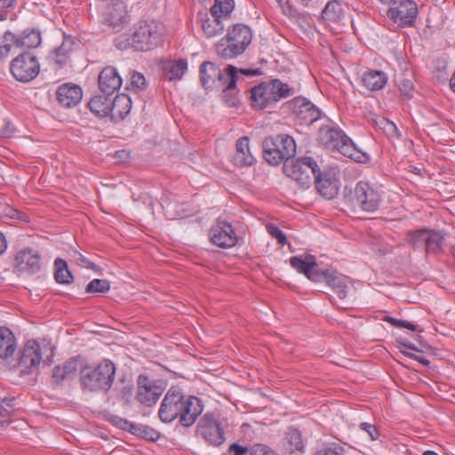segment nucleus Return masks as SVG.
I'll return each mask as SVG.
<instances>
[{
    "label": "nucleus",
    "mask_w": 455,
    "mask_h": 455,
    "mask_svg": "<svg viewBox=\"0 0 455 455\" xmlns=\"http://www.w3.org/2000/svg\"><path fill=\"white\" fill-rule=\"evenodd\" d=\"M202 28L207 37H214L224 30V24L219 17L207 18L202 22Z\"/></svg>",
    "instance_id": "obj_40"
},
{
    "label": "nucleus",
    "mask_w": 455,
    "mask_h": 455,
    "mask_svg": "<svg viewBox=\"0 0 455 455\" xmlns=\"http://www.w3.org/2000/svg\"><path fill=\"white\" fill-rule=\"evenodd\" d=\"M251 105L265 109L276 104L270 82H263L251 90Z\"/></svg>",
    "instance_id": "obj_18"
},
{
    "label": "nucleus",
    "mask_w": 455,
    "mask_h": 455,
    "mask_svg": "<svg viewBox=\"0 0 455 455\" xmlns=\"http://www.w3.org/2000/svg\"><path fill=\"white\" fill-rule=\"evenodd\" d=\"M14 4L15 0H0V12L12 8Z\"/></svg>",
    "instance_id": "obj_58"
},
{
    "label": "nucleus",
    "mask_w": 455,
    "mask_h": 455,
    "mask_svg": "<svg viewBox=\"0 0 455 455\" xmlns=\"http://www.w3.org/2000/svg\"><path fill=\"white\" fill-rule=\"evenodd\" d=\"M406 355L408 356H410L411 358L417 360L419 363H420L421 364H423L425 366H428L430 363L429 360L425 357L415 355L413 354H406Z\"/></svg>",
    "instance_id": "obj_59"
},
{
    "label": "nucleus",
    "mask_w": 455,
    "mask_h": 455,
    "mask_svg": "<svg viewBox=\"0 0 455 455\" xmlns=\"http://www.w3.org/2000/svg\"><path fill=\"white\" fill-rule=\"evenodd\" d=\"M239 72L247 76H259L262 73L259 68H241Z\"/></svg>",
    "instance_id": "obj_56"
},
{
    "label": "nucleus",
    "mask_w": 455,
    "mask_h": 455,
    "mask_svg": "<svg viewBox=\"0 0 455 455\" xmlns=\"http://www.w3.org/2000/svg\"><path fill=\"white\" fill-rule=\"evenodd\" d=\"M270 84L277 103L282 99H286L295 93V89L288 84L282 82L280 79H271Z\"/></svg>",
    "instance_id": "obj_38"
},
{
    "label": "nucleus",
    "mask_w": 455,
    "mask_h": 455,
    "mask_svg": "<svg viewBox=\"0 0 455 455\" xmlns=\"http://www.w3.org/2000/svg\"><path fill=\"white\" fill-rule=\"evenodd\" d=\"M379 1L381 2L384 4H388V5L391 6L395 0H379Z\"/></svg>",
    "instance_id": "obj_63"
},
{
    "label": "nucleus",
    "mask_w": 455,
    "mask_h": 455,
    "mask_svg": "<svg viewBox=\"0 0 455 455\" xmlns=\"http://www.w3.org/2000/svg\"><path fill=\"white\" fill-rule=\"evenodd\" d=\"M232 161L238 167L250 166L255 162L249 147V138L244 136L237 140L235 143V152Z\"/></svg>",
    "instance_id": "obj_25"
},
{
    "label": "nucleus",
    "mask_w": 455,
    "mask_h": 455,
    "mask_svg": "<svg viewBox=\"0 0 455 455\" xmlns=\"http://www.w3.org/2000/svg\"><path fill=\"white\" fill-rule=\"evenodd\" d=\"M74 259L78 263V264H81L83 266H85L86 267H89V268H92V269H96L98 267L92 263V262H90L85 257H84L80 252L78 251H75V254H74Z\"/></svg>",
    "instance_id": "obj_52"
},
{
    "label": "nucleus",
    "mask_w": 455,
    "mask_h": 455,
    "mask_svg": "<svg viewBox=\"0 0 455 455\" xmlns=\"http://www.w3.org/2000/svg\"><path fill=\"white\" fill-rule=\"evenodd\" d=\"M162 393L163 389L153 384L147 377H139L137 399L140 403L152 406L157 402Z\"/></svg>",
    "instance_id": "obj_19"
},
{
    "label": "nucleus",
    "mask_w": 455,
    "mask_h": 455,
    "mask_svg": "<svg viewBox=\"0 0 455 455\" xmlns=\"http://www.w3.org/2000/svg\"><path fill=\"white\" fill-rule=\"evenodd\" d=\"M296 143L291 136L277 134L264 140L263 156L271 165H278L292 158L296 154Z\"/></svg>",
    "instance_id": "obj_6"
},
{
    "label": "nucleus",
    "mask_w": 455,
    "mask_h": 455,
    "mask_svg": "<svg viewBox=\"0 0 455 455\" xmlns=\"http://www.w3.org/2000/svg\"><path fill=\"white\" fill-rule=\"evenodd\" d=\"M228 451L234 455H250L251 450L237 443H233L229 446Z\"/></svg>",
    "instance_id": "obj_51"
},
{
    "label": "nucleus",
    "mask_w": 455,
    "mask_h": 455,
    "mask_svg": "<svg viewBox=\"0 0 455 455\" xmlns=\"http://www.w3.org/2000/svg\"><path fill=\"white\" fill-rule=\"evenodd\" d=\"M122 422L123 424L121 427L124 428L128 427L129 431L135 435L151 441H155L158 438V432L155 431L153 428L148 426L132 423L127 420H122Z\"/></svg>",
    "instance_id": "obj_35"
},
{
    "label": "nucleus",
    "mask_w": 455,
    "mask_h": 455,
    "mask_svg": "<svg viewBox=\"0 0 455 455\" xmlns=\"http://www.w3.org/2000/svg\"><path fill=\"white\" fill-rule=\"evenodd\" d=\"M423 455H438L436 452L433 451H426Z\"/></svg>",
    "instance_id": "obj_64"
},
{
    "label": "nucleus",
    "mask_w": 455,
    "mask_h": 455,
    "mask_svg": "<svg viewBox=\"0 0 455 455\" xmlns=\"http://www.w3.org/2000/svg\"><path fill=\"white\" fill-rule=\"evenodd\" d=\"M234 0H215L214 4L211 8L212 17L228 16L234 9Z\"/></svg>",
    "instance_id": "obj_42"
},
{
    "label": "nucleus",
    "mask_w": 455,
    "mask_h": 455,
    "mask_svg": "<svg viewBox=\"0 0 455 455\" xmlns=\"http://www.w3.org/2000/svg\"><path fill=\"white\" fill-rule=\"evenodd\" d=\"M196 434L205 442L220 446L225 442V432L218 417L213 413H205L198 421Z\"/></svg>",
    "instance_id": "obj_8"
},
{
    "label": "nucleus",
    "mask_w": 455,
    "mask_h": 455,
    "mask_svg": "<svg viewBox=\"0 0 455 455\" xmlns=\"http://www.w3.org/2000/svg\"><path fill=\"white\" fill-rule=\"evenodd\" d=\"M147 86L146 79L141 73L132 72L130 79V87L128 89L135 90L136 92L145 89Z\"/></svg>",
    "instance_id": "obj_45"
},
{
    "label": "nucleus",
    "mask_w": 455,
    "mask_h": 455,
    "mask_svg": "<svg viewBox=\"0 0 455 455\" xmlns=\"http://www.w3.org/2000/svg\"><path fill=\"white\" fill-rule=\"evenodd\" d=\"M110 289V283L106 279H93L86 286L87 293H106Z\"/></svg>",
    "instance_id": "obj_44"
},
{
    "label": "nucleus",
    "mask_w": 455,
    "mask_h": 455,
    "mask_svg": "<svg viewBox=\"0 0 455 455\" xmlns=\"http://www.w3.org/2000/svg\"><path fill=\"white\" fill-rule=\"evenodd\" d=\"M284 173L298 182L301 188H308L319 171L316 162L312 157L291 158L284 162Z\"/></svg>",
    "instance_id": "obj_7"
},
{
    "label": "nucleus",
    "mask_w": 455,
    "mask_h": 455,
    "mask_svg": "<svg viewBox=\"0 0 455 455\" xmlns=\"http://www.w3.org/2000/svg\"><path fill=\"white\" fill-rule=\"evenodd\" d=\"M77 363L76 361H68L63 365H57L52 371V379L56 384L61 383L73 376L76 371Z\"/></svg>",
    "instance_id": "obj_36"
},
{
    "label": "nucleus",
    "mask_w": 455,
    "mask_h": 455,
    "mask_svg": "<svg viewBox=\"0 0 455 455\" xmlns=\"http://www.w3.org/2000/svg\"><path fill=\"white\" fill-rule=\"evenodd\" d=\"M318 140L326 148L337 149L355 162L362 163L366 158L365 154L356 148L352 140L341 129L333 125L322 126L318 132Z\"/></svg>",
    "instance_id": "obj_3"
},
{
    "label": "nucleus",
    "mask_w": 455,
    "mask_h": 455,
    "mask_svg": "<svg viewBox=\"0 0 455 455\" xmlns=\"http://www.w3.org/2000/svg\"><path fill=\"white\" fill-rule=\"evenodd\" d=\"M124 22H126V15L116 7L111 8L103 15V24L113 32L120 31Z\"/></svg>",
    "instance_id": "obj_33"
},
{
    "label": "nucleus",
    "mask_w": 455,
    "mask_h": 455,
    "mask_svg": "<svg viewBox=\"0 0 455 455\" xmlns=\"http://www.w3.org/2000/svg\"><path fill=\"white\" fill-rule=\"evenodd\" d=\"M360 429L365 431L369 436L371 437V440H377L379 436V431L378 429L376 428V427L374 425H371L370 423H367V422H363L360 424Z\"/></svg>",
    "instance_id": "obj_48"
},
{
    "label": "nucleus",
    "mask_w": 455,
    "mask_h": 455,
    "mask_svg": "<svg viewBox=\"0 0 455 455\" xmlns=\"http://www.w3.org/2000/svg\"><path fill=\"white\" fill-rule=\"evenodd\" d=\"M277 2L285 15L289 16L290 18H296L298 12L291 5L288 4V2L283 3L282 0H277Z\"/></svg>",
    "instance_id": "obj_53"
},
{
    "label": "nucleus",
    "mask_w": 455,
    "mask_h": 455,
    "mask_svg": "<svg viewBox=\"0 0 455 455\" xmlns=\"http://www.w3.org/2000/svg\"><path fill=\"white\" fill-rule=\"evenodd\" d=\"M385 321L391 323L392 325L395 326L396 323H397V319L396 318H394V317H391V316H387L385 318Z\"/></svg>",
    "instance_id": "obj_61"
},
{
    "label": "nucleus",
    "mask_w": 455,
    "mask_h": 455,
    "mask_svg": "<svg viewBox=\"0 0 455 455\" xmlns=\"http://www.w3.org/2000/svg\"><path fill=\"white\" fill-rule=\"evenodd\" d=\"M413 75L410 74H399L395 76V83L400 92L408 97L412 98L414 92Z\"/></svg>",
    "instance_id": "obj_39"
},
{
    "label": "nucleus",
    "mask_w": 455,
    "mask_h": 455,
    "mask_svg": "<svg viewBox=\"0 0 455 455\" xmlns=\"http://www.w3.org/2000/svg\"><path fill=\"white\" fill-rule=\"evenodd\" d=\"M55 273L54 277L57 283L68 284L71 283L74 277L68 268L67 262L58 258L54 261Z\"/></svg>",
    "instance_id": "obj_37"
},
{
    "label": "nucleus",
    "mask_w": 455,
    "mask_h": 455,
    "mask_svg": "<svg viewBox=\"0 0 455 455\" xmlns=\"http://www.w3.org/2000/svg\"><path fill=\"white\" fill-rule=\"evenodd\" d=\"M116 374V366L109 360H104L96 367H84L80 371L81 385L89 391H108Z\"/></svg>",
    "instance_id": "obj_4"
},
{
    "label": "nucleus",
    "mask_w": 455,
    "mask_h": 455,
    "mask_svg": "<svg viewBox=\"0 0 455 455\" xmlns=\"http://www.w3.org/2000/svg\"><path fill=\"white\" fill-rule=\"evenodd\" d=\"M403 346L406 347L407 348L411 349V350H414V351H420L419 349H418L414 344L412 343H410V342H407V343H403Z\"/></svg>",
    "instance_id": "obj_62"
},
{
    "label": "nucleus",
    "mask_w": 455,
    "mask_h": 455,
    "mask_svg": "<svg viewBox=\"0 0 455 455\" xmlns=\"http://www.w3.org/2000/svg\"><path fill=\"white\" fill-rule=\"evenodd\" d=\"M395 327L406 328V329L413 331H418V327L416 325H414L413 323L407 322L405 320L397 319V323Z\"/></svg>",
    "instance_id": "obj_55"
},
{
    "label": "nucleus",
    "mask_w": 455,
    "mask_h": 455,
    "mask_svg": "<svg viewBox=\"0 0 455 455\" xmlns=\"http://www.w3.org/2000/svg\"><path fill=\"white\" fill-rule=\"evenodd\" d=\"M14 126L10 122H7L5 123L4 127L2 129L1 133L4 137H10L14 132Z\"/></svg>",
    "instance_id": "obj_57"
},
{
    "label": "nucleus",
    "mask_w": 455,
    "mask_h": 455,
    "mask_svg": "<svg viewBox=\"0 0 455 455\" xmlns=\"http://www.w3.org/2000/svg\"><path fill=\"white\" fill-rule=\"evenodd\" d=\"M283 447L289 453L302 451L304 449V443L301 433L295 427H289L284 438L283 439Z\"/></svg>",
    "instance_id": "obj_31"
},
{
    "label": "nucleus",
    "mask_w": 455,
    "mask_h": 455,
    "mask_svg": "<svg viewBox=\"0 0 455 455\" xmlns=\"http://www.w3.org/2000/svg\"><path fill=\"white\" fill-rule=\"evenodd\" d=\"M16 348V339L12 332L6 327H0V358L12 363Z\"/></svg>",
    "instance_id": "obj_26"
},
{
    "label": "nucleus",
    "mask_w": 455,
    "mask_h": 455,
    "mask_svg": "<svg viewBox=\"0 0 455 455\" xmlns=\"http://www.w3.org/2000/svg\"><path fill=\"white\" fill-rule=\"evenodd\" d=\"M42 360L41 347L36 340H28L19 356L16 363H9L19 367L21 374H31L37 371ZM14 360L12 362L13 363Z\"/></svg>",
    "instance_id": "obj_12"
},
{
    "label": "nucleus",
    "mask_w": 455,
    "mask_h": 455,
    "mask_svg": "<svg viewBox=\"0 0 455 455\" xmlns=\"http://www.w3.org/2000/svg\"><path fill=\"white\" fill-rule=\"evenodd\" d=\"M7 243L3 233L0 232V255L6 250Z\"/></svg>",
    "instance_id": "obj_60"
},
{
    "label": "nucleus",
    "mask_w": 455,
    "mask_h": 455,
    "mask_svg": "<svg viewBox=\"0 0 455 455\" xmlns=\"http://www.w3.org/2000/svg\"><path fill=\"white\" fill-rule=\"evenodd\" d=\"M67 52L68 50L66 49L65 44H62L60 47L55 49L53 54L55 56L54 60L56 63L63 65L67 61Z\"/></svg>",
    "instance_id": "obj_47"
},
{
    "label": "nucleus",
    "mask_w": 455,
    "mask_h": 455,
    "mask_svg": "<svg viewBox=\"0 0 455 455\" xmlns=\"http://www.w3.org/2000/svg\"><path fill=\"white\" fill-rule=\"evenodd\" d=\"M289 108L304 124L309 125L319 119L320 110L306 98L296 97L289 102Z\"/></svg>",
    "instance_id": "obj_15"
},
{
    "label": "nucleus",
    "mask_w": 455,
    "mask_h": 455,
    "mask_svg": "<svg viewBox=\"0 0 455 455\" xmlns=\"http://www.w3.org/2000/svg\"><path fill=\"white\" fill-rule=\"evenodd\" d=\"M419 14L417 4L412 0H395L387 15L399 27H412Z\"/></svg>",
    "instance_id": "obj_9"
},
{
    "label": "nucleus",
    "mask_w": 455,
    "mask_h": 455,
    "mask_svg": "<svg viewBox=\"0 0 455 455\" xmlns=\"http://www.w3.org/2000/svg\"><path fill=\"white\" fill-rule=\"evenodd\" d=\"M82 98L83 91L81 87L72 83L63 84L56 91V99L63 108L76 107Z\"/></svg>",
    "instance_id": "obj_20"
},
{
    "label": "nucleus",
    "mask_w": 455,
    "mask_h": 455,
    "mask_svg": "<svg viewBox=\"0 0 455 455\" xmlns=\"http://www.w3.org/2000/svg\"><path fill=\"white\" fill-rule=\"evenodd\" d=\"M291 266L296 269L299 273L304 274L307 278L315 282L318 277H321V271L317 267L315 258L313 255H307L305 258L302 257H291L290 259Z\"/></svg>",
    "instance_id": "obj_23"
},
{
    "label": "nucleus",
    "mask_w": 455,
    "mask_h": 455,
    "mask_svg": "<svg viewBox=\"0 0 455 455\" xmlns=\"http://www.w3.org/2000/svg\"><path fill=\"white\" fill-rule=\"evenodd\" d=\"M387 83L385 72L377 69H367L360 76V84L370 92L382 90Z\"/></svg>",
    "instance_id": "obj_24"
},
{
    "label": "nucleus",
    "mask_w": 455,
    "mask_h": 455,
    "mask_svg": "<svg viewBox=\"0 0 455 455\" xmlns=\"http://www.w3.org/2000/svg\"><path fill=\"white\" fill-rule=\"evenodd\" d=\"M315 455H344L343 449L339 446L327 447L318 451Z\"/></svg>",
    "instance_id": "obj_50"
},
{
    "label": "nucleus",
    "mask_w": 455,
    "mask_h": 455,
    "mask_svg": "<svg viewBox=\"0 0 455 455\" xmlns=\"http://www.w3.org/2000/svg\"><path fill=\"white\" fill-rule=\"evenodd\" d=\"M203 411L204 404L200 398L186 395L180 388L172 387L161 403L158 416L164 423L179 419L181 426L189 427L195 424Z\"/></svg>",
    "instance_id": "obj_1"
},
{
    "label": "nucleus",
    "mask_w": 455,
    "mask_h": 455,
    "mask_svg": "<svg viewBox=\"0 0 455 455\" xmlns=\"http://www.w3.org/2000/svg\"><path fill=\"white\" fill-rule=\"evenodd\" d=\"M99 88L101 93L114 95L122 84V78L114 67H107L99 75Z\"/></svg>",
    "instance_id": "obj_22"
},
{
    "label": "nucleus",
    "mask_w": 455,
    "mask_h": 455,
    "mask_svg": "<svg viewBox=\"0 0 455 455\" xmlns=\"http://www.w3.org/2000/svg\"><path fill=\"white\" fill-rule=\"evenodd\" d=\"M443 237L437 232L427 233L425 243V251L427 253L437 254L442 251Z\"/></svg>",
    "instance_id": "obj_41"
},
{
    "label": "nucleus",
    "mask_w": 455,
    "mask_h": 455,
    "mask_svg": "<svg viewBox=\"0 0 455 455\" xmlns=\"http://www.w3.org/2000/svg\"><path fill=\"white\" fill-rule=\"evenodd\" d=\"M344 12L340 2L329 1L322 12V18L327 22L338 23L341 20Z\"/></svg>",
    "instance_id": "obj_34"
},
{
    "label": "nucleus",
    "mask_w": 455,
    "mask_h": 455,
    "mask_svg": "<svg viewBox=\"0 0 455 455\" xmlns=\"http://www.w3.org/2000/svg\"><path fill=\"white\" fill-rule=\"evenodd\" d=\"M132 108V100L126 94L111 97V116L110 119L118 122L125 118Z\"/></svg>",
    "instance_id": "obj_27"
},
{
    "label": "nucleus",
    "mask_w": 455,
    "mask_h": 455,
    "mask_svg": "<svg viewBox=\"0 0 455 455\" xmlns=\"http://www.w3.org/2000/svg\"><path fill=\"white\" fill-rule=\"evenodd\" d=\"M211 242L221 248H230L236 244L237 237L230 223L218 220L210 229Z\"/></svg>",
    "instance_id": "obj_14"
},
{
    "label": "nucleus",
    "mask_w": 455,
    "mask_h": 455,
    "mask_svg": "<svg viewBox=\"0 0 455 455\" xmlns=\"http://www.w3.org/2000/svg\"><path fill=\"white\" fill-rule=\"evenodd\" d=\"M427 233L428 231L426 229H419L413 232H410L407 235V242L414 248L424 247Z\"/></svg>",
    "instance_id": "obj_43"
},
{
    "label": "nucleus",
    "mask_w": 455,
    "mask_h": 455,
    "mask_svg": "<svg viewBox=\"0 0 455 455\" xmlns=\"http://www.w3.org/2000/svg\"><path fill=\"white\" fill-rule=\"evenodd\" d=\"M318 193L326 199H332L339 192V180L334 170L322 172L320 170L314 179Z\"/></svg>",
    "instance_id": "obj_16"
},
{
    "label": "nucleus",
    "mask_w": 455,
    "mask_h": 455,
    "mask_svg": "<svg viewBox=\"0 0 455 455\" xmlns=\"http://www.w3.org/2000/svg\"><path fill=\"white\" fill-rule=\"evenodd\" d=\"M267 230L273 238H275L278 241L280 244L284 245L287 243L286 235L278 227L274 224H268L267 226Z\"/></svg>",
    "instance_id": "obj_46"
},
{
    "label": "nucleus",
    "mask_w": 455,
    "mask_h": 455,
    "mask_svg": "<svg viewBox=\"0 0 455 455\" xmlns=\"http://www.w3.org/2000/svg\"><path fill=\"white\" fill-rule=\"evenodd\" d=\"M164 72L166 79L169 81L180 80L188 69L186 60H169L164 64Z\"/></svg>",
    "instance_id": "obj_32"
},
{
    "label": "nucleus",
    "mask_w": 455,
    "mask_h": 455,
    "mask_svg": "<svg viewBox=\"0 0 455 455\" xmlns=\"http://www.w3.org/2000/svg\"><path fill=\"white\" fill-rule=\"evenodd\" d=\"M10 68L16 80L27 83L38 75L40 65L36 56L30 52H24L12 61Z\"/></svg>",
    "instance_id": "obj_10"
},
{
    "label": "nucleus",
    "mask_w": 455,
    "mask_h": 455,
    "mask_svg": "<svg viewBox=\"0 0 455 455\" xmlns=\"http://www.w3.org/2000/svg\"><path fill=\"white\" fill-rule=\"evenodd\" d=\"M15 267L20 271L36 273L41 268V255L31 248H24L15 256Z\"/></svg>",
    "instance_id": "obj_21"
},
{
    "label": "nucleus",
    "mask_w": 455,
    "mask_h": 455,
    "mask_svg": "<svg viewBox=\"0 0 455 455\" xmlns=\"http://www.w3.org/2000/svg\"><path fill=\"white\" fill-rule=\"evenodd\" d=\"M111 97L100 92L93 97L88 103L90 110L99 117H108L111 116Z\"/></svg>",
    "instance_id": "obj_29"
},
{
    "label": "nucleus",
    "mask_w": 455,
    "mask_h": 455,
    "mask_svg": "<svg viewBox=\"0 0 455 455\" xmlns=\"http://www.w3.org/2000/svg\"><path fill=\"white\" fill-rule=\"evenodd\" d=\"M381 203V195L368 182L360 181L355 188V204L362 211L373 212Z\"/></svg>",
    "instance_id": "obj_13"
},
{
    "label": "nucleus",
    "mask_w": 455,
    "mask_h": 455,
    "mask_svg": "<svg viewBox=\"0 0 455 455\" xmlns=\"http://www.w3.org/2000/svg\"><path fill=\"white\" fill-rule=\"evenodd\" d=\"M162 42V26L156 20L140 21L134 26L132 34L118 35L114 44L119 50L130 47L137 51H149Z\"/></svg>",
    "instance_id": "obj_2"
},
{
    "label": "nucleus",
    "mask_w": 455,
    "mask_h": 455,
    "mask_svg": "<svg viewBox=\"0 0 455 455\" xmlns=\"http://www.w3.org/2000/svg\"><path fill=\"white\" fill-rule=\"evenodd\" d=\"M215 49L217 54L226 60L236 58L243 52L242 47L233 43L227 36H224L217 43Z\"/></svg>",
    "instance_id": "obj_30"
},
{
    "label": "nucleus",
    "mask_w": 455,
    "mask_h": 455,
    "mask_svg": "<svg viewBox=\"0 0 455 455\" xmlns=\"http://www.w3.org/2000/svg\"><path fill=\"white\" fill-rule=\"evenodd\" d=\"M321 277H318L316 283L325 282L333 291L338 295L340 300H344L347 296V278L332 269L321 271Z\"/></svg>",
    "instance_id": "obj_17"
},
{
    "label": "nucleus",
    "mask_w": 455,
    "mask_h": 455,
    "mask_svg": "<svg viewBox=\"0 0 455 455\" xmlns=\"http://www.w3.org/2000/svg\"><path fill=\"white\" fill-rule=\"evenodd\" d=\"M15 406V398L9 397L4 398L2 401L1 408H0V415H3V412H6L8 415L12 414V409Z\"/></svg>",
    "instance_id": "obj_49"
},
{
    "label": "nucleus",
    "mask_w": 455,
    "mask_h": 455,
    "mask_svg": "<svg viewBox=\"0 0 455 455\" xmlns=\"http://www.w3.org/2000/svg\"><path fill=\"white\" fill-rule=\"evenodd\" d=\"M4 57L10 54L12 47L18 49L36 48L41 44V34L38 30H25L18 36L10 31L4 34Z\"/></svg>",
    "instance_id": "obj_11"
},
{
    "label": "nucleus",
    "mask_w": 455,
    "mask_h": 455,
    "mask_svg": "<svg viewBox=\"0 0 455 455\" xmlns=\"http://www.w3.org/2000/svg\"><path fill=\"white\" fill-rule=\"evenodd\" d=\"M233 43L242 47L244 52L245 49L251 42V28L243 24H235L232 29H229L226 35Z\"/></svg>",
    "instance_id": "obj_28"
},
{
    "label": "nucleus",
    "mask_w": 455,
    "mask_h": 455,
    "mask_svg": "<svg viewBox=\"0 0 455 455\" xmlns=\"http://www.w3.org/2000/svg\"><path fill=\"white\" fill-rule=\"evenodd\" d=\"M379 124L382 125V129L390 135H393L397 132L395 124L393 122L388 121L387 119L382 118L379 121Z\"/></svg>",
    "instance_id": "obj_54"
},
{
    "label": "nucleus",
    "mask_w": 455,
    "mask_h": 455,
    "mask_svg": "<svg viewBox=\"0 0 455 455\" xmlns=\"http://www.w3.org/2000/svg\"><path fill=\"white\" fill-rule=\"evenodd\" d=\"M238 69L228 65L225 72L211 61H204L200 66V81L205 88H222L224 91L234 90L236 87Z\"/></svg>",
    "instance_id": "obj_5"
}]
</instances>
